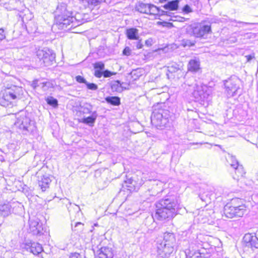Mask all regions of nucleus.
<instances>
[{"label": "nucleus", "mask_w": 258, "mask_h": 258, "mask_svg": "<svg viewBox=\"0 0 258 258\" xmlns=\"http://www.w3.org/2000/svg\"><path fill=\"white\" fill-rule=\"evenodd\" d=\"M177 201L173 196H168L156 203L155 218L160 221H168L175 215Z\"/></svg>", "instance_id": "f257e3e1"}, {"label": "nucleus", "mask_w": 258, "mask_h": 258, "mask_svg": "<svg viewBox=\"0 0 258 258\" xmlns=\"http://www.w3.org/2000/svg\"><path fill=\"white\" fill-rule=\"evenodd\" d=\"M72 15V13L67 10L66 4L62 3L58 5L55 12V20L59 29L70 30L80 25Z\"/></svg>", "instance_id": "f03ea898"}, {"label": "nucleus", "mask_w": 258, "mask_h": 258, "mask_svg": "<svg viewBox=\"0 0 258 258\" xmlns=\"http://www.w3.org/2000/svg\"><path fill=\"white\" fill-rule=\"evenodd\" d=\"M164 107L165 104L162 103H158L155 106L151 117L152 124L161 130L166 127L169 123L170 112L168 110L163 108Z\"/></svg>", "instance_id": "7ed1b4c3"}, {"label": "nucleus", "mask_w": 258, "mask_h": 258, "mask_svg": "<svg viewBox=\"0 0 258 258\" xmlns=\"http://www.w3.org/2000/svg\"><path fill=\"white\" fill-rule=\"evenodd\" d=\"M28 114L26 112L21 111L18 116L15 124L21 130L25 135L33 134L36 130L35 122L31 120Z\"/></svg>", "instance_id": "20e7f679"}, {"label": "nucleus", "mask_w": 258, "mask_h": 258, "mask_svg": "<svg viewBox=\"0 0 258 258\" xmlns=\"http://www.w3.org/2000/svg\"><path fill=\"white\" fill-rule=\"evenodd\" d=\"M21 90V88L16 86H13L5 89L0 94V105L7 107L13 100L16 99L17 96L20 95Z\"/></svg>", "instance_id": "39448f33"}, {"label": "nucleus", "mask_w": 258, "mask_h": 258, "mask_svg": "<svg viewBox=\"0 0 258 258\" xmlns=\"http://www.w3.org/2000/svg\"><path fill=\"white\" fill-rule=\"evenodd\" d=\"M36 55L44 66H50L55 62V54L48 48L38 49L36 51Z\"/></svg>", "instance_id": "423d86ee"}, {"label": "nucleus", "mask_w": 258, "mask_h": 258, "mask_svg": "<svg viewBox=\"0 0 258 258\" xmlns=\"http://www.w3.org/2000/svg\"><path fill=\"white\" fill-rule=\"evenodd\" d=\"M240 80L234 76L224 82V86L228 97H232L238 93L240 90Z\"/></svg>", "instance_id": "0eeeda50"}, {"label": "nucleus", "mask_w": 258, "mask_h": 258, "mask_svg": "<svg viewBox=\"0 0 258 258\" xmlns=\"http://www.w3.org/2000/svg\"><path fill=\"white\" fill-rule=\"evenodd\" d=\"M193 89L191 94L196 101H203L208 98L209 93L207 86L202 83L198 84L196 83L193 86Z\"/></svg>", "instance_id": "6e6552de"}, {"label": "nucleus", "mask_w": 258, "mask_h": 258, "mask_svg": "<svg viewBox=\"0 0 258 258\" xmlns=\"http://www.w3.org/2000/svg\"><path fill=\"white\" fill-rule=\"evenodd\" d=\"M243 246L245 250L258 248V238L250 233L245 234L243 238Z\"/></svg>", "instance_id": "1a4fd4ad"}, {"label": "nucleus", "mask_w": 258, "mask_h": 258, "mask_svg": "<svg viewBox=\"0 0 258 258\" xmlns=\"http://www.w3.org/2000/svg\"><path fill=\"white\" fill-rule=\"evenodd\" d=\"M189 30L196 37L202 38L207 34L212 32L211 27L209 25L199 24L195 27H189Z\"/></svg>", "instance_id": "9d476101"}, {"label": "nucleus", "mask_w": 258, "mask_h": 258, "mask_svg": "<svg viewBox=\"0 0 258 258\" xmlns=\"http://www.w3.org/2000/svg\"><path fill=\"white\" fill-rule=\"evenodd\" d=\"M175 245H168L163 243H158L157 251L162 258H168L174 251Z\"/></svg>", "instance_id": "9b49d317"}, {"label": "nucleus", "mask_w": 258, "mask_h": 258, "mask_svg": "<svg viewBox=\"0 0 258 258\" xmlns=\"http://www.w3.org/2000/svg\"><path fill=\"white\" fill-rule=\"evenodd\" d=\"M29 226L30 231L33 234L41 236L43 234L42 223L40 222L38 219L30 220Z\"/></svg>", "instance_id": "f8f14e48"}, {"label": "nucleus", "mask_w": 258, "mask_h": 258, "mask_svg": "<svg viewBox=\"0 0 258 258\" xmlns=\"http://www.w3.org/2000/svg\"><path fill=\"white\" fill-rule=\"evenodd\" d=\"M40 174V173H39ZM50 175L48 174H44L38 175L37 176L38 184L39 187H40L42 191H45L49 187L52 180Z\"/></svg>", "instance_id": "ddd939ff"}, {"label": "nucleus", "mask_w": 258, "mask_h": 258, "mask_svg": "<svg viewBox=\"0 0 258 258\" xmlns=\"http://www.w3.org/2000/svg\"><path fill=\"white\" fill-rule=\"evenodd\" d=\"M149 10L150 12H149L148 14L150 15L159 16L166 15L171 17V15L173 14L172 13L161 10L159 8L157 7L156 6L153 4H150Z\"/></svg>", "instance_id": "4468645a"}, {"label": "nucleus", "mask_w": 258, "mask_h": 258, "mask_svg": "<svg viewBox=\"0 0 258 258\" xmlns=\"http://www.w3.org/2000/svg\"><path fill=\"white\" fill-rule=\"evenodd\" d=\"M98 258H113L112 249L108 247H101L98 251Z\"/></svg>", "instance_id": "2eb2a0df"}, {"label": "nucleus", "mask_w": 258, "mask_h": 258, "mask_svg": "<svg viewBox=\"0 0 258 258\" xmlns=\"http://www.w3.org/2000/svg\"><path fill=\"white\" fill-rule=\"evenodd\" d=\"M97 116L98 114L97 111H94L92 112L91 116L86 117H83L82 119L81 122L90 126H93Z\"/></svg>", "instance_id": "dca6fc26"}, {"label": "nucleus", "mask_w": 258, "mask_h": 258, "mask_svg": "<svg viewBox=\"0 0 258 258\" xmlns=\"http://www.w3.org/2000/svg\"><path fill=\"white\" fill-rule=\"evenodd\" d=\"M200 62L197 59H191L187 64V70L192 73H197L200 70Z\"/></svg>", "instance_id": "f3484780"}, {"label": "nucleus", "mask_w": 258, "mask_h": 258, "mask_svg": "<svg viewBox=\"0 0 258 258\" xmlns=\"http://www.w3.org/2000/svg\"><path fill=\"white\" fill-rule=\"evenodd\" d=\"M161 243L168 245H175L176 240L173 233L165 232L164 234L163 241Z\"/></svg>", "instance_id": "a211bd4d"}, {"label": "nucleus", "mask_w": 258, "mask_h": 258, "mask_svg": "<svg viewBox=\"0 0 258 258\" xmlns=\"http://www.w3.org/2000/svg\"><path fill=\"white\" fill-rule=\"evenodd\" d=\"M126 35L128 39L139 40V30L136 28H131L126 30Z\"/></svg>", "instance_id": "6ab92c4d"}, {"label": "nucleus", "mask_w": 258, "mask_h": 258, "mask_svg": "<svg viewBox=\"0 0 258 258\" xmlns=\"http://www.w3.org/2000/svg\"><path fill=\"white\" fill-rule=\"evenodd\" d=\"M236 207H232L229 204H226L224 209V212L225 216L229 218H232L233 217H236L235 211V208Z\"/></svg>", "instance_id": "aec40b11"}, {"label": "nucleus", "mask_w": 258, "mask_h": 258, "mask_svg": "<svg viewBox=\"0 0 258 258\" xmlns=\"http://www.w3.org/2000/svg\"><path fill=\"white\" fill-rule=\"evenodd\" d=\"M29 249L30 251L36 255H38L43 251L42 245L37 242L31 243Z\"/></svg>", "instance_id": "412c9836"}, {"label": "nucleus", "mask_w": 258, "mask_h": 258, "mask_svg": "<svg viewBox=\"0 0 258 258\" xmlns=\"http://www.w3.org/2000/svg\"><path fill=\"white\" fill-rule=\"evenodd\" d=\"M178 0H174L168 2L163 7L164 9L169 11H176L178 8Z\"/></svg>", "instance_id": "4be33fe9"}, {"label": "nucleus", "mask_w": 258, "mask_h": 258, "mask_svg": "<svg viewBox=\"0 0 258 258\" xmlns=\"http://www.w3.org/2000/svg\"><path fill=\"white\" fill-rule=\"evenodd\" d=\"M12 205L9 204L0 205V215L4 217L9 216L11 213Z\"/></svg>", "instance_id": "5701e85b"}, {"label": "nucleus", "mask_w": 258, "mask_h": 258, "mask_svg": "<svg viewBox=\"0 0 258 258\" xmlns=\"http://www.w3.org/2000/svg\"><path fill=\"white\" fill-rule=\"evenodd\" d=\"M119 81H113L110 83V87L112 92H121L122 91L123 87Z\"/></svg>", "instance_id": "b1692460"}, {"label": "nucleus", "mask_w": 258, "mask_h": 258, "mask_svg": "<svg viewBox=\"0 0 258 258\" xmlns=\"http://www.w3.org/2000/svg\"><path fill=\"white\" fill-rule=\"evenodd\" d=\"M149 8L150 4L141 3H139V4L137 6L136 10L141 13L148 14L150 12Z\"/></svg>", "instance_id": "393cba45"}, {"label": "nucleus", "mask_w": 258, "mask_h": 258, "mask_svg": "<svg viewBox=\"0 0 258 258\" xmlns=\"http://www.w3.org/2000/svg\"><path fill=\"white\" fill-rule=\"evenodd\" d=\"M105 100L108 103L112 105L118 106L120 104V99L118 96H108Z\"/></svg>", "instance_id": "a878e982"}, {"label": "nucleus", "mask_w": 258, "mask_h": 258, "mask_svg": "<svg viewBox=\"0 0 258 258\" xmlns=\"http://www.w3.org/2000/svg\"><path fill=\"white\" fill-rule=\"evenodd\" d=\"M23 212V206L20 203L13 204L12 205L11 212L15 214L21 215Z\"/></svg>", "instance_id": "bb28decb"}, {"label": "nucleus", "mask_w": 258, "mask_h": 258, "mask_svg": "<svg viewBox=\"0 0 258 258\" xmlns=\"http://www.w3.org/2000/svg\"><path fill=\"white\" fill-rule=\"evenodd\" d=\"M143 70L141 69H137L133 70L128 75L131 76L133 81L138 80L141 76H142Z\"/></svg>", "instance_id": "cd10ccee"}, {"label": "nucleus", "mask_w": 258, "mask_h": 258, "mask_svg": "<svg viewBox=\"0 0 258 258\" xmlns=\"http://www.w3.org/2000/svg\"><path fill=\"white\" fill-rule=\"evenodd\" d=\"M72 230L79 234H83L84 230H87L84 227V225L81 222H77L74 227L72 226Z\"/></svg>", "instance_id": "c85d7f7f"}, {"label": "nucleus", "mask_w": 258, "mask_h": 258, "mask_svg": "<svg viewBox=\"0 0 258 258\" xmlns=\"http://www.w3.org/2000/svg\"><path fill=\"white\" fill-rule=\"evenodd\" d=\"M235 211L236 212V213H235L236 217H242L246 211L245 205L243 204H241L240 206H239L237 208H235Z\"/></svg>", "instance_id": "c756f323"}, {"label": "nucleus", "mask_w": 258, "mask_h": 258, "mask_svg": "<svg viewBox=\"0 0 258 258\" xmlns=\"http://www.w3.org/2000/svg\"><path fill=\"white\" fill-rule=\"evenodd\" d=\"M233 169L237 177H242L245 173L242 165L238 164Z\"/></svg>", "instance_id": "7c9ffc66"}, {"label": "nucleus", "mask_w": 258, "mask_h": 258, "mask_svg": "<svg viewBox=\"0 0 258 258\" xmlns=\"http://www.w3.org/2000/svg\"><path fill=\"white\" fill-rule=\"evenodd\" d=\"M46 101L48 104L53 107H56L58 105L57 100L52 96L47 97L46 99Z\"/></svg>", "instance_id": "2f4dec72"}, {"label": "nucleus", "mask_w": 258, "mask_h": 258, "mask_svg": "<svg viewBox=\"0 0 258 258\" xmlns=\"http://www.w3.org/2000/svg\"><path fill=\"white\" fill-rule=\"evenodd\" d=\"M212 194L210 193L203 192L201 193L199 195V197L201 199V200L206 203H210L211 200V196Z\"/></svg>", "instance_id": "473e14b6"}, {"label": "nucleus", "mask_w": 258, "mask_h": 258, "mask_svg": "<svg viewBox=\"0 0 258 258\" xmlns=\"http://www.w3.org/2000/svg\"><path fill=\"white\" fill-rule=\"evenodd\" d=\"M83 112L86 113H92V105L89 103L84 104L82 107Z\"/></svg>", "instance_id": "72a5a7b5"}, {"label": "nucleus", "mask_w": 258, "mask_h": 258, "mask_svg": "<svg viewBox=\"0 0 258 258\" xmlns=\"http://www.w3.org/2000/svg\"><path fill=\"white\" fill-rule=\"evenodd\" d=\"M232 207H234L237 208L239 206H240L241 204H242V201L241 199L235 198L233 199L230 203H228Z\"/></svg>", "instance_id": "f704fd0d"}, {"label": "nucleus", "mask_w": 258, "mask_h": 258, "mask_svg": "<svg viewBox=\"0 0 258 258\" xmlns=\"http://www.w3.org/2000/svg\"><path fill=\"white\" fill-rule=\"evenodd\" d=\"M41 87L44 91L48 90L49 88L52 87V84L49 82H44L40 83Z\"/></svg>", "instance_id": "c9c22d12"}, {"label": "nucleus", "mask_w": 258, "mask_h": 258, "mask_svg": "<svg viewBox=\"0 0 258 258\" xmlns=\"http://www.w3.org/2000/svg\"><path fill=\"white\" fill-rule=\"evenodd\" d=\"M228 161L230 162V165L233 168L236 166L237 165L239 164L235 157L232 156L229 157Z\"/></svg>", "instance_id": "e433bc0d"}, {"label": "nucleus", "mask_w": 258, "mask_h": 258, "mask_svg": "<svg viewBox=\"0 0 258 258\" xmlns=\"http://www.w3.org/2000/svg\"><path fill=\"white\" fill-rule=\"evenodd\" d=\"M104 67V63L102 61H98L94 64V68L95 69L103 71Z\"/></svg>", "instance_id": "4c0bfd02"}, {"label": "nucleus", "mask_w": 258, "mask_h": 258, "mask_svg": "<svg viewBox=\"0 0 258 258\" xmlns=\"http://www.w3.org/2000/svg\"><path fill=\"white\" fill-rule=\"evenodd\" d=\"M86 85L87 86V88L89 90H96L98 89L97 85L94 83H90L87 82Z\"/></svg>", "instance_id": "58836bf2"}, {"label": "nucleus", "mask_w": 258, "mask_h": 258, "mask_svg": "<svg viewBox=\"0 0 258 258\" xmlns=\"http://www.w3.org/2000/svg\"><path fill=\"white\" fill-rule=\"evenodd\" d=\"M116 74V73L111 72V71H109L108 70H103V76L105 78L110 77L111 76L115 75Z\"/></svg>", "instance_id": "ea45409f"}, {"label": "nucleus", "mask_w": 258, "mask_h": 258, "mask_svg": "<svg viewBox=\"0 0 258 258\" xmlns=\"http://www.w3.org/2000/svg\"><path fill=\"white\" fill-rule=\"evenodd\" d=\"M76 81L80 83H84L85 85L87 84V81L84 77L81 76H77L76 77Z\"/></svg>", "instance_id": "a19ab883"}, {"label": "nucleus", "mask_w": 258, "mask_h": 258, "mask_svg": "<svg viewBox=\"0 0 258 258\" xmlns=\"http://www.w3.org/2000/svg\"><path fill=\"white\" fill-rule=\"evenodd\" d=\"M103 75V71L95 69L94 75L98 78H100Z\"/></svg>", "instance_id": "79ce46f5"}, {"label": "nucleus", "mask_w": 258, "mask_h": 258, "mask_svg": "<svg viewBox=\"0 0 258 258\" xmlns=\"http://www.w3.org/2000/svg\"><path fill=\"white\" fill-rule=\"evenodd\" d=\"M182 11L186 14L192 12L191 9L188 5H186L183 7Z\"/></svg>", "instance_id": "37998d69"}, {"label": "nucleus", "mask_w": 258, "mask_h": 258, "mask_svg": "<svg viewBox=\"0 0 258 258\" xmlns=\"http://www.w3.org/2000/svg\"><path fill=\"white\" fill-rule=\"evenodd\" d=\"M41 85L40 83H39L37 80L33 81L31 84V86L34 89H35L37 87H41Z\"/></svg>", "instance_id": "c03bdc74"}, {"label": "nucleus", "mask_w": 258, "mask_h": 258, "mask_svg": "<svg viewBox=\"0 0 258 258\" xmlns=\"http://www.w3.org/2000/svg\"><path fill=\"white\" fill-rule=\"evenodd\" d=\"M131 50L128 47H125L122 51L123 55L129 56L131 55Z\"/></svg>", "instance_id": "a18cd8bd"}, {"label": "nucleus", "mask_w": 258, "mask_h": 258, "mask_svg": "<svg viewBox=\"0 0 258 258\" xmlns=\"http://www.w3.org/2000/svg\"><path fill=\"white\" fill-rule=\"evenodd\" d=\"M69 258H85V257L81 255L79 253L75 252L72 253Z\"/></svg>", "instance_id": "49530a36"}, {"label": "nucleus", "mask_w": 258, "mask_h": 258, "mask_svg": "<svg viewBox=\"0 0 258 258\" xmlns=\"http://www.w3.org/2000/svg\"><path fill=\"white\" fill-rule=\"evenodd\" d=\"M168 71L170 73L176 72L179 70V68L178 67L173 66H169L168 67Z\"/></svg>", "instance_id": "de8ad7c7"}, {"label": "nucleus", "mask_w": 258, "mask_h": 258, "mask_svg": "<svg viewBox=\"0 0 258 258\" xmlns=\"http://www.w3.org/2000/svg\"><path fill=\"white\" fill-rule=\"evenodd\" d=\"M133 180L132 178L128 179L127 180L124 181L125 186L132 188L131 185L133 184Z\"/></svg>", "instance_id": "09e8293b"}, {"label": "nucleus", "mask_w": 258, "mask_h": 258, "mask_svg": "<svg viewBox=\"0 0 258 258\" xmlns=\"http://www.w3.org/2000/svg\"><path fill=\"white\" fill-rule=\"evenodd\" d=\"M138 41L137 42H135L134 44H135V46L137 49H139L140 48H142L143 45L141 43V39L138 40Z\"/></svg>", "instance_id": "8fccbe9b"}, {"label": "nucleus", "mask_w": 258, "mask_h": 258, "mask_svg": "<svg viewBox=\"0 0 258 258\" xmlns=\"http://www.w3.org/2000/svg\"><path fill=\"white\" fill-rule=\"evenodd\" d=\"M195 42L190 40H186L185 41L184 46H192L195 45Z\"/></svg>", "instance_id": "3c124183"}, {"label": "nucleus", "mask_w": 258, "mask_h": 258, "mask_svg": "<svg viewBox=\"0 0 258 258\" xmlns=\"http://www.w3.org/2000/svg\"><path fill=\"white\" fill-rule=\"evenodd\" d=\"M5 37L6 36L4 33V30L2 28H0V41L5 39Z\"/></svg>", "instance_id": "603ef678"}, {"label": "nucleus", "mask_w": 258, "mask_h": 258, "mask_svg": "<svg viewBox=\"0 0 258 258\" xmlns=\"http://www.w3.org/2000/svg\"><path fill=\"white\" fill-rule=\"evenodd\" d=\"M152 42V40L151 39H149L146 40L145 44L148 46H151Z\"/></svg>", "instance_id": "864d4df0"}, {"label": "nucleus", "mask_w": 258, "mask_h": 258, "mask_svg": "<svg viewBox=\"0 0 258 258\" xmlns=\"http://www.w3.org/2000/svg\"><path fill=\"white\" fill-rule=\"evenodd\" d=\"M159 24H162L163 26H165L166 24H168L170 25H172V23H167L166 22H158Z\"/></svg>", "instance_id": "5fc2aeb1"}, {"label": "nucleus", "mask_w": 258, "mask_h": 258, "mask_svg": "<svg viewBox=\"0 0 258 258\" xmlns=\"http://www.w3.org/2000/svg\"><path fill=\"white\" fill-rule=\"evenodd\" d=\"M74 206L75 207L74 209L76 212H79L80 210V208L78 205H74Z\"/></svg>", "instance_id": "6e6d98bb"}, {"label": "nucleus", "mask_w": 258, "mask_h": 258, "mask_svg": "<svg viewBox=\"0 0 258 258\" xmlns=\"http://www.w3.org/2000/svg\"><path fill=\"white\" fill-rule=\"evenodd\" d=\"M246 57H247V61H249L253 58V56L251 55H247Z\"/></svg>", "instance_id": "4d7b16f0"}, {"label": "nucleus", "mask_w": 258, "mask_h": 258, "mask_svg": "<svg viewBox=\"0 0 258 258\" xmlns=\"http://www.w3.org/2000/svg\"><path fill=\"white\" fill-rule=\"evenodd\" d=\"M167 0H159L160 2L161 3H164L166 2Z\"/></svg>", "instance_id": "13d9d810"}, {"label": "nucleus", "mask_w": 258, "mask_h": 258, "mask_svg": "<svg viewBox=\"0 0 258 258\" xmlns=\"http://www.w3.org/2000/svg\"><path fill=\"white\" fill-rule=\"evenodd\" d=\"M70 206H72V205H71V203H70ZM70 208H71V207H68V210H69V211L70 212V211H71Z\"/></svg>", "instance_id": "bf43d9fd"}, {"label": "nucleus", "mask_w": 258, "mask_h": 258, "mask_svg": "<svg viewBox=\"0 0 258 258\" xmlns=\"http://www.w3.org/2000/svg\"><path fill=\"white\" fill-rule=\"evenodd\" d=\"M158 195V193H157V194H152V196H156V195Z\"/></svg>", "instance_id": "052dcab7"}, {"label": "nucleus", "mask_w": 258, "mask_h": 258, "mask_svg": "<svg viewBox=\"0 0 258 258\" xmlns=\"http://www.w3.org/2000/svg\"><path fill=\"white\" fill-rule=\"evenodd\" d=\"M92 231H93V229L89 230V231L91 232H92Z\"/></svg>", "instance_id": "680f3d73"}, {"label": "nucleus", "mask_w": 258, "mask_h": 258, "mask_svg": "<svg viewBox=\"0 0 258 258\" xmlns=\"http://www.w3.org/2000/svg\"><path fill=\"white\" fill-rule=\"evenodd\" d=\"M187 85L189 86H190V85L188 83H187Z\"/></svg>", "instance_id": "e2e57ef3"}, {"label": "nucleus", "mask_w": 258, "mask_h": 258, "mask_svg": "<svg viewBox=\"0 0 258 258\" xmlns=\"http://www.w3.org/2000/svg\"><path fill=\"white\" fill-rule=\"evenodd\" d=\"M245 23V24H248V23Z\"/></svg>", "instance_id": "0e129e2a"}]
</instances>
